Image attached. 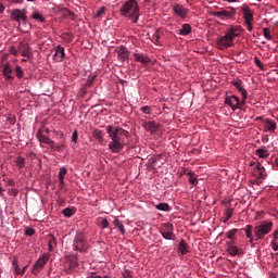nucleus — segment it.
<instances>
[{"label":"nucleus","mask_w":278,"mask_h":278,"mask_svg":"<svg viewBox=\"0 0 278 278\" xmlns=\"http://www.w3.org/2000/svg\"><path fill=\"white\" fill-rule=\"evenodd\" d=\"M106 134L111 141L109 142V149L112 153H121L125 149V138L128 136V131L122 127H114L112 125L106 126Z\"/></svg>","instance_id":"nucleus-1"},{"label":"nucleus","mask_w":278,"mask_h":278,"mask_svg":"<svg viewBox=\"0 0 278 278\" xmlns=\"http://www.w3.org/2000/svg\"><path fill=\"white\" fill-rule=\"evenodd\" d=\"M119 14L122 16H125L126 18H129L131 23H138V20L140 18V7L138 5L137 0H128L126 1L121 10Z\"/></svg>","instance_id":"nucleus-2"},{"label":"nucleus","mask_w":278,"mask_h":278,"mask_svg":"<svg viewBox=\"0 0 278 278\" xmlns=\"http://www.w3.org/2000/svg\"><path fill=\"white\" fill-rule=\"evenodd\" d=\"M2 75L5 79V81H14V76L17 77V79H23L25 72H23V67L21 65H12V63L7 62L2 64L1 66Z\"/></svg>","instance_id":"nucleus-3"},{"label":"nucleus","mask_w":278,"mask_h":278,"mask_svg":"<svg viewBox=\"0 0 278 278\" xmlns=\"http://www.w3.org/2000/svg\"><path fill=\"white\" fill-rule=\"evenodd\" d=\"M273 231V222L264 220L254 227L256 240H264Z\"/></svg>","instance_id":"nucleus-4"},{"label":"nucleus","mask_w":278,"mask_h":278,"mask_svg":"<svg viewBox=\"0 0 278 278\" xmlns=\"http://www.w3.org/2000/svg\"><path fill=\"white\" fill-rule=\"evenodd\" d=\"M212 16L225 21V18H236V8L227 7L226 9H220L219 11H213Z\"/></svg>","instance_id":"nucleus-5"},{"label":"nucleus","mask_w":278,"mask_h":278,"mask_svg":"<svg viewBox=\"0 0 278 278\" xmlns=\"http://www.w3.org/2000/svg\"><path fill=\"white\" fill-rule=\"evenodd\" d=\"M73 247L74 251H86V249H88V240L86 239V236L81 232L76 233Z\"/></svg>","instance_id":"nucleus-6"},{"label":"nucleus","mask_w":278,"mask_h":278,"mask_svg":"<svg viewBox=\"0 0 278 278\" xmlns=\"http://www.w3.org/2000/svg\"><path fill=\"white\" fill-rule=\"evenodd\" d=\"M11 21H15L21 25V21L23 25H27V11L25 9H14L11 11Z\"/></svg>","instance_id":"nucleus-7"},{"label":"nucleus","mask_w":278,"mask_h":278,"mask_svg":"<svg viewBox=\"0 0 278 278\" xmlns=\"http://www.w3.org/2000/svg\"><path fill=\"white\" fill-rule=\"evenodd\" d=\"M233 37L226 33V36H222L217 39V48L223 51L224 49H229V47H233Z\"/></svg>","instance_id":"nucleus-8"},{"label":"nucleus","mask_w":278,"mask_h":278,"mask_svg":"<svg viewBox=\"0 0 278 278\" xmlns=\"http://www.w3.org/2000/svg\"><path fill=\"white\" fill-rule=\"evenodd\" d=\"M47 262H49V255L43 254L41 257H39V258L35 262V264H34V266H33V268H31V270H30L31 275L38 276V274H39V273L42 270V268H45V266L47 265Z\"/></svg>","instance_id":"nucleus-9"},{"label":"nucleus","mask_w":278,"mask_h":278,"mask_svg":"<svg viewBox=\"0 0 278 278\" xmlns=\"http://www.w3.org/2000/svg\"><path fill=\"white\" fill-rule=\"evenodd\" d=\"M142 127L150 134H157L160 131V123L155 121L143 122Z\"/></svg>","instance_id":"nucleus-10"},{"label":"nucleus","mask_w":278,"mask_h":278,"mask_svg":"<svg viewBox=\"0 0 278 278\" xmlns=\"http://www.w3.org/2000/svg\"><path fill=\"white\" fill-rule=\"evenodd\" d=\"M164 230H161L160 233L165 240H175V233L173 232V224H164Z\"/></svg>","instance_id":"nucleus-11"},{"label":"nucleus","mask_w":278,"mask_h":278,"mask_svg":"<svg viewBox=\"0 0 278 278\" xmlns=\"http://www.w3.org/2000/svg\"><path fill=\"white\" fill-rule=\"evenodd\" d=\"M17 50L22 53L23 58H31V48H29L28 42L21 41L17 46Z\"/></svg>","instance_id":"nucleus-12"},{"label":"nucleus","mask_w":278,"mask_h":278,"mask_svg":"<svg viewBox=\"0 0 278 278\" xmlns=\"http://www.w3.org/2000/svg\"><path fill=\"white\" fill-rule=\"evenodd\" d=\"M225 103H226V105H229L233 112H236V110H240V106L238 105V103H239L238 96L226 97Z\"/></svg>","instance_id":"nucleus-13"},{"label":"nucleus","mask_w":278,"mask_h":278,"mask_svg":"<svg viewBox=\"0 0 278 278\" xmlns=\"http://www.w3.org/2000/svg\"><path fill=\"white\" fill-rule=\"evenodd\" d=\"M241 12L243 14L244 23H253V11H251L249 5L243 4L241 7Z\"/></svg>","instance_id":"nucleus-14"},{"label":"nucleus","mask_w":278,"mask_h":278,"mask_svg":"<svg viewBox=\"0 0 278 278\" xmlns=\"http://www.w3.org/2000/svg\"><path fill=\"white\" fill-rule=\"evenodd\" d=\"M173 12L176 13L180 18H186V16H188V9L181 4H174Z\"/></svg>","instance_id":"nucleus-15"},{"label":"nucleus","mask_w":278,"mask_h":278,"mask_svg":"<svg viewBox=\"0 0 278 278\" xmlns=\"http://www.w3.org/2000/svg\"><path fill=\"white\" fill-rule=\"evenodd\" d=\"M66 58V52L64 51V47L56 46L55 52L53 54L54 62H62Z\"/></svg>","instance_id":"nucleus-16"},{"label":"nucleus","mask_w":278,"mask_h":278,"mask_svg":"<svg viewBox=\"0 0 278 278\" xmlns=\"http://www.w3.org/2000/svg\"><path fill=\"white\" fill-rule=\"evenodd\" d=\"M117 58L119 62H125V60H129V50H127L125 46H121L117 49Z\"/></svg>","instance_id":"nucleus-17"},{"label":"nucleus","mask_w":278,"mask_h":278,"mask_svg":"<svg viewBox=\"0 0 278 278\" xmlns=\"http://www.w3.org/2000/svg\"><path fill=\"white\" fill-rule=\"evenodd\" d=\"M231 84L232 86H235L238 92H240L241 97H243L244 99H248L249 93L247 92V89H244V86H242V80H236V81H232Z\"/></svg>","instance_id":"nucleus-18"},{"label":"nucleus","mask_w":278,"mask_h":278,"mask_svg":"<svg viewBox=\"0 0 278 278\" xmlns=\"http://www.w3.org/2000/svg\"><path fill=\"white\" fill-rule=\"evenodd\" d=\"M254 175L257 177V179H266V168H264L262 164H257L254 170Z\"/></svg>","instance_id":"nucleus-19"},{"label":"nucleus","mask_w":278,"mask_h":278,"mask_svg":"<svg viewBox=\"0 0 278 278\" xmlns=\"http://www.w3.org/2000/svg\"><path fill=\"white\" fill-rule=\"evenodd\" d=\"M135 62H140V64L147 65L150 64L151 59L149 56L141 53H134Z\"/></svg>","instance_id":"nucleus-20"},{"label":"nucleus","mask_w":278,"mask_h":278,"mask_svg":"<svg viewBox=\"0 0 278 278\" xmlns=\"http://www.w3.org/2000/svg\"><path fill=\"white\" fill-rule=\"evenodd\" d=\"M66 264L68 265L70 270H73L74 268H77V256H68L66 257Z\"/></svg>","instance_id":"nucleus-21"},{"label":"nucleus","mask_w":278,"mask_h":278,"mask_svg":"<svg viewBox=\"0 0 278 278\" xmlns=\"http://www.w3.org/2000/svg\"><path fill=\"white\" fill-rule=\"evenodd\" d=\"M241 31H242V27L233 26L227 33L232 37V39L236 40V38H238V36H240Z\"/></svg>","instance_id":"nucleus-22"},{"label":"nucleus","mask_w":278,"mask_h":278,"mask_svg":"<svg viewBox=\"0 0 278 278\" xmlns=\"http://www.w3.org/2000/svg\"><path fill=\"white\" fill-rule=\"evenodd\" d=\"M227 252L232 257H236V255H242V250L238 249L236 245H228Z\"/></svg>","instance_id":"nucleus-23"},{"label":"nucleus","mask_w":278,"mask_h":278,"mask_svg":"<svg viewBox=\"0 0 278 278\" xmlns=\"http://www.w3.org/2000/svg\"><path fill=\"white\" fill-rule=\"evenodd\" d=\"M265 129L266 131H275V129H277V123L270 118H267L265 121Z\"/></svg>","instance_id":"nucleus-24"},{"label":"nucleus","mask_w":278,"mask_h":278,"mask_svg":"<svg viewBox=\"0 0 278 278\" xmlns=\"http://www.w3.org/2000/svg\"><path fill=\"white\" fill-rule=\"evenodd\" d=\"M191 33H192V26H190V24H184L182 28L179 29L180 36H190Z\"/></svg>","instance_id":"nucleus-25"},{"label":"nucleus","mask_w":278,"mask_h":278,"mask_svg":"<svg viewBox=\"0 0 278 278\" xmlns=\"http://www.w3.org/2000/svg\"><path fill=\"white\" fill-rule=\"evenodd\" d=\"M178 251L181 253V255H186L188 253V243H186V240H181L178 245Z\"/></svg>","instance_id":"nucleus-26"},{"label":"nucleus","mask_w":278,"mask_h":278,"mask_svg":"<svg viewBox=\"0 0 278 278\" xmlns=\"http://www.w3.org/2000/svg\"><path fill=\"white\" fill-rule=\"evenodd\" d=\"M255 155H257V157H261L262 160L268 157V155H270V153H268V150L266 149H257L255 150Z\"/></svg>","instance_id":"nucleus-27"},{"label":"nucleus","mask_w":278,"mask_h":278,"mask_svg":"<svg viewBox=\"0 0 278 278\" xmlns=\"http://www.w3.org/2000/svg\"><path fill=\"white\" fill-rule=\"evenodd\" d=\"M31 18L34 20V21H38L39 23H46V18H45V16H42L41 14H40V12H38V11H34L33 12V14H31Z\"/></svg>","instance_id":"nucleus-28"},{"label":"nucleus","mask_w":278,"mask_h":278,"mask_svg":"<svg viewBox=\"0 0 278 278\" xmlns=\"http://www.w3.org/2000/svg\"><path fill=\"white\" fill-rule=\"evenodd\" d=\"M75 208L66 207L62 211V214L65 216V218H71V216L75 215Z\"/></svg>","instance_id":"nucleus-29"},{"label":"nucleus","mask_w":278,"mask_h":278,"mask_svg":"<svg viewBox=\"0 0 278 278\" xmlns=\"http://www.w3.org/2000/svg\"><path fill=\"white\" fill-rule=\"evenodd\" d=\"M92 136H93V138H96V140H99V142H103V131L102 130L94 129L92 131Z\"/></svg>","instance_id":"nucleus-30"},{"label":"nucleus","mask_w":278,"mask_h":278,"mask_svg":"<svg viewBox=\"0 0 278 278\" xmlns=\"http://www.w3.org/2000/svg\"><path fill=\"white\" fill-rule=\"evenodd\" d=\"M113 225L117 227L122 236L125 235V226L118 220V218L114 219Z\"/></svg>","instance_id":"nucleus-31"},{"label":"nucleus","mask_w":278,"mask_h":278,"mask_svg":"<svg viewBox=\"0 0 278 278\" xmlns=\"http://www.w3.org/2000/svg\"><path fill=\"white\" fill-rule=\"evenodd\" d=\"M155 207L160 212H170V205H168V203H160Z\"/></svg>","instance_id":"nucleus-32"},{"label":"nucleus","mask_w":278,"mask_h":278,"mask_svg":"<svg viewBox=\"0 0 278 278\" xmlns=\"http://www.w3.org/2000/svg\"><path fill=\"white\" fill-rule=\"evenodd\" d=\"M37 138H38L39 142H43L45 144H47L49 142V137L42 135V130L37 131Z\"/></svg>","instance_id":"nucleus-33"},{"label":"nucleus","mask_w":278,"mask_h":278,"mask_svg":"<svg viewBox=\"0 0 278 278\" xmlns=\"http://www.w3.org/2000/svg\"><path fill=\"white\" fill-rule=\"evenodd\" d=\"M225 218L223 219V223H228L229 218H231V216H233V208L228 207L225 212Z\"/></svg>","instance_id":"nucleus-34"},{"label":"nucleus","mask_w":278,"mask_h":278,"mask_svg":"<svg viewBox=\"0 0 278 278\" xmlns=\"http://www.w3.org/2000/svg\"><path fill=\"white\" fill-rule=\"evenodd\" d=\"M236 233H238V229L237 228H233L231 230H229L226 236L229 240H237L236 238Z\"/></svg>","instance_id":"nucleus-35"},{"label":"nucleus","mask_w":278,"mask_h":278,"mask_svg":"<svg viewBox=\"0 0 278 278\" xmlns=\"http://www.w3.org/2000/svg\"><path fill=\"white\" fill-rule=\"evenodd\" d=\"M58 242L55 241V237H51L50 240H49V252L52 253L54 247H56Z\"/></svg>","instance_id":"nucleus-36"},{"label":"nucleus","mask_w":278,"mask_h":278,"mask_svg":"<svg viewBox=\"0 0 278 278\" xmlns=\"http://www.w3.org/2000/svg\"><path fill=\"white\" fill-rule=\"evenodd\" d=\"M67 169L62 167L59 172V181L63 184L64 177H66Z\"/></svg>","instance_id":"nucleus-37"},{"label":"nucleus","mask_w":278,"mask_h":278,"mask_svg":"<svg viewBox=\"0 0 278 278\" xmlns=\"http://www.w3.org/2000/svg\"><path fill=\"white\" fill-rule=\"evenodd\" d=\"M188 176H189V184H191V186H194V184H197V175H194V172H189Z\"/></svg>","instance_id":"nucleus-38"},{"label":"nucleus","mask_w":278,"mask_h":278,"mask_svg":"<svg viewBox=\"0 0 278 278\" xmlns=\"http://www.w3.org/2000/svg\"><path fill=\"white\" fill-rule=\"evenodd\" d=\"M247 238H253V227L251 225H248L244 228Z\"/></svg>","instance_id":"nucleus-39"},{"label":"nucleus","mask_w":278,"mask_h":278,"mask_svg":"<svg viewBox=\"0 0 278 278\" xmlns=\"http://www.w3.org/2000/svg\"><path fill=\"white\" fill-rule=\"evenodd\" d=\"M99 223H100V226L102 227V229H108V227H110V222H108L106 218H100Z\"/></svg>","instance_id":"nucleus-40"},{"label":"nucleus","mask_w":278,"mask_h":278,"mask_svg":"<svg viewBox=\"0 0 278 278\" xmlns=\"http://www.w3.org/2000/svg\"><path fill=\"white\" fill-rule=\"evenodd\" d=\"M263 36H264L267 40H273V36L270 35V28H264V29H263Z\"/></svg>","instance_id":"nucleus-41"},{"label":"nucleus","mask_w":278,"mask_h":278,"mask_svg":"<svg viewBox=\"0 0 278 278\" xmlns=\"http://www.w3.org/2000/svg\"><path fill=\"white\" fill-rule=\"evenodd\" d=\"M15 163L17 164V166H20V168H23L25 166V159L22 157V156H18L16 160H15Z\"/></svg>","instance_id":"nucleus-42"},{"label":"nucleus","mask_w":278,"mask_h":278,"mask_svg":"<svg viewBox=\"0 0 278 278\" xmlns=\"http://www.w3.org/2000/svg\"><path fill=\"white\" fill-rule=\"evenodd\" d=\"M13 266H14L15 275L23 276V271H22L21 267H18V264L17 263H13Z\"/></svg>","instance_id":"nucleus-43"},{"label":"nucleus","mask_w":278,"mask_h":278,"mask_svg":"<svg viewBox=\"0 0 278 278\" xmlns=\"http://www.w3.org/2000/svg\"><path fill=\"white\" fill-rule=\"evenodd\" d=\"M34 233H36V230L34 228H26L25 229V235L26 236H34Z\"/></svg>","instance_id":"nucleus-44"},{"label":"nucleus","mask_w":278,"mask_h":278,"mask_svg":"<svg viewBox=\"0 0 278 278\" xmlns=\"http://www.w3.org/2000/svg\"><path fill=\"white\" fill-rule=\"evenodd\" d=\"M105 14V7H102L101 9H99L96 13V17L99 18V16Z\"/></svg>","instance_id":"nucleus-45"},{"label":"nucleus","mask_w":278,"mask_h":278,"mask_svg":"<svg viewBox=\"0 0 278 278\" xmlns=\"http://www.w3.org/2000/svg\"><path fill=\"white\" fill-rule=\"evenodd\" d=\"M8 193L9 197H18V190L16 189H10Z\"/></svg>","instance_id":"nucleus-46"},{"label":"nucleus","mask_w":278,"mask_h":278,"mask_svg":"<svg viewBox=\"0 0 278 278\" xmlns=\"http://www.w3.org/2000/svg\"><path fill=\"white\" fill-rule=\"evenodd\" d=\"M244 103H247V98L242 97V100L238 102L239 110H242L244 108Z\"/></svg>","instance_id":"nucleus-47"},{"label":"nucleus","mask_w":278,"mask_h":278,"mask_svg":"<svg viewBox=\"0 0 278 278\" xmlns=\"http://www.w3.org/2000/svg\"><path fill=\"white\" fill-rule=\"evenodd\" d=\"M141 112H143V114H151V108L144 105L141 108Z\"/></svg>","instance_id":"nucleus-48"},{"label":"nucleus","mask_w":278,"mask_h":278,"mask_svg":"<svg viewBox=\"0 0 278 278\" xmlns=\"http://www.w3.org/2000/svg\"><path fill=\"white\" fill-rule=\"evenodd\" d=\"M248 31H253V22H244Z\"/></svg>","instance_id":"nucleus-49"},{"label":"nucleus","mask_w":278,"mask_h":278,"mask_svg":"<svg viewBox=\"0 0 278 278\" xmlns=\"http://www.w3.org/2000/svg\"><path fill=\"white\" fill-rule=\"evenodd\" d=\"M10 53L12 54V55H18V50L16 49V47H11L10 48Z\"/></svg>","instance_id":"nucleus-50"},{"label":"nucleus","mask_w":278,"mask_h":278,"mask_svg":"<svg viewBox=\"0 0 278 278\" xmlns=\"http://www.w3.org/2000/svg\"><path fill=\"white\" fill-rule=\"evenodd\" d=\"M271 249L274 250V251H278V243H277V240H275L274 239V241H271Z\"/></svg>","instance_id":"nucleus-51"},{"label":"nucleus","mask_w":278,"mask_h":278,"mask_svg":"<svg viewBox=\"0 0 278 278\" xmlns=\"http://www.w3.org/2000/svg\"><path fill=\"white\" fill-rule=\"evenodd\" d=\"M123 277H124V278H131V271H129V269H126V270L123 273Z\"/></svg>","instance_id":"nucleus-52"},{"label":"nucleus","mask_w":278,"mask_h":278,"mask_svg":"<svg viewBox=\"0 0 278 278\" xmlns=\"http://www.w3.org/2000/svg\"><path fill=\"white\" fill-rule=\"evenodd\" d=\"M254 62H255L256 66H258V68H263L262 61H260L258 58H254Z\"/></svg>","instance_id":"nucleus-53"},{"label":"nucleus","mask_w":278,"mask_h":278,"mask_svg":"<svg viewBox=\"0 0 278 278\" xmlns=\"http://www.w3.org/2000/svg\"><path fill=\"white\" fill-rule=\"evenodd\" d=\"M77 138H78L77 130H75L72 135V142H77Z\"/></svg>","instance_id":"nucleus-54"},{"label":"nucleus","mask_w":278,"mask_h":278,"mask_svg":"<svg viewBox=\"0 0 278 278\" xmlns=\"http://www.w3.org/2000/svg\"><path fill=\"white\" fill-rule=\"evenodd\" d=\"M9 3H16V4H21L23 3L24 0H7Z\"/></svg>","instance_id":"nucleus-55"},{"label":"nucleus","mask_w":278,"mask_h":278,"mask_svg":"<svg viewBox=\"0 0 278 278\" xmlns=\"http://www.w3.org/2000/svg\"><path fill=\"white\" fill-rule=\"evenodd\" d=\"M47 144H49V147H51L53 149L55 147V141L48 139Z\"/></svg>","instance_id":"nucleus-56"},{"label":"nucleus","mask_w":278,"mask_h":278,"mask_svg":"<svg viewBox=\"0 0 278 278\" xmlns=\"http://www.w3.org/2000/svg\"><path fill=\"white\" fill-rule=\"evenodd\" d=\"M8 186L14 187L15 186L14 179H9L8 180Z\"/></svg>","instance_id":"nucleus-57"},{"label":"nucleus","mask_w":278,"mask_h":278,"mask_svg":"<svg viewBox=\"0 0 278 278\" xmlns=\"http://www.w3.org/2000/svg\"><path fill=\"white\" fill-rule=\"evenodd\" d=\"M63 38H73V35L71 33H64Z\"/></svg>","instance_id":"nucleus-58"},{"label":"nucleus","mask_w":278,"mask_h":278,"mask_svg":"<svg viewBox=\"0 0 278 278\" xmlns=\"http://www.w3.org/2000/svg\"><path fill=\"white\" fill-rule=\"evenodd\" d=\"M5 12V7L0 3V14H3Z\"/></svg>","instance_id":"nucleus-59"},{"label":"nucleus","mask_w":278,"mask_h":278,"mask_svg":"<svg viewBox=\"0 0 278 278\" xmlns=\"http://www.w3.org/2000/svg\"><path fill=\"white\" fill-rule=\"evenodd\" d=\"M153 38L156 40V42H160V35L157 33L153 35Z\"/></svg>","instance_id":"nucleus-60"},{"label":"nucleus","mask_w":278,"mask_h":278,"mask_svg":"<svg viewBox=\"0 0 278 278\" xmlns=\"http://www.w3.org/2000/svg\"><path fill=\"white\" fill-rule=\"evenodd\" d=\"M64 185H65L64 180H63V184L61 181H59L60 190H64Z\"/></svg>","instance_id":"nucleus-61"},{"label":"nucleus","mask_w":278,"mask_h":278,"mask_svg":"<svg viewBox=\"0 0 278 278\" xmlns=\"http://www.w3.org/2000/svg\"><path fill=\"white\" fill-rule=\"evenodd\" d=\"M274 240L278 241V230L274 231Z\"/></svg>","instance_id":"nucleus-62"},{"label":"nucleus","mask_w":278,"mask_h":278,"mask_svg":"<svg viewBox=\"0 0 278 278\" xmlns=\"http://www.w3.org/2000/svg\"><path fill=\"white\" fill-rule=\"evenodd\" d=\"M236 240H231L230 243H228V247H235Z\"/></svg>","instance_id":"nucleus-63"},{"label":"nucleus","mask_w":278,"mask_h":278,"mask_svg":"<svg viewBox=\"0 0 278 278\" xmlns=\"http://www.w3.org/2000/svg\"><path fill=\"white\" fill-rule=\"evenodd\" d=\"M26 270H27V265L22 268V275H25Z\"/></svg>","instance_id":"nucleus-64"}]
</instances>
